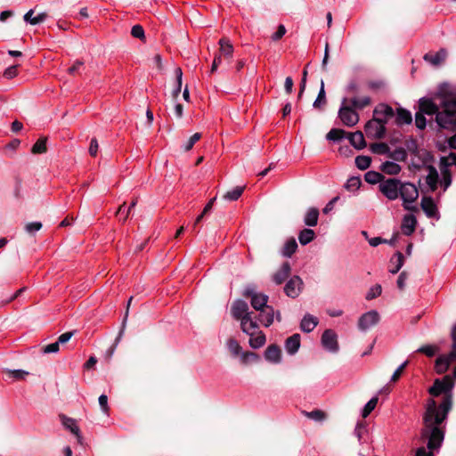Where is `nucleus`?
<instances>
[{
    "label": "nucleus",
    "instance_id": "nucleus-1",
    "mask_svg": "<svg viewBox=\"0 0 456 456\" xmlns=\"http://www.w3.org/2000/svg\"><path fill=\"white\" fill-rule=\"evenodd\" d=\"M452 408V400L448 396L439 408L436 407V402L430 398L427 402L426 411L423 415V428L420 431L419 439L427 442V448L419 447L415 451L414 456H435L438 452L444 439V421Z\"/></svg>",
    "mask_w": 456,
    "mask_h": 456
},
{
    "label": "nucleus",
    "instance_id": "nucleus-2",
    "mask_svg": "<svg viewBox=\"0 0 456 456\" xmlns=\"http://www.w3.org/2000/svg\"><path fill=\"white\" fill-rule=\"evenodd\" d=\"M454 387V381L452 380L451 375L444 376L442 379H436L433 386L429 387L428 393L433 396H438L442 393L445 394L442 403L436 407L439 408L440 405L444 403V399L448 396L451 397L452 401V389Z\"/></svg>",
    "mask_w": 456,
    "mask_h": 456
},
{
    "label": "nucleus",
    "instance_id": "nucleus-3",
    "mask_svg": "<svg viewBox=\"0 0 456 456\" xmlns=\"http://www.w3.org/2000/svg\"><path fill=\"white\" fill-rule=\"evenodd\" d=\"M338 118L345 126L349 127L355 126L359 122V114L346 98H344L341 102Z\"/></svg>",
    "mask_w": 456,
    "mask_h": 456
},
{
    "label": "nucleus",
    "instance_id": "nucleus-4",
    "mask_svg": "<svg viewBox=\"0 0 456 456\" xmlns=\"http://www.w3.org/2000/svg\"><path fill=\"white\" fill-rule=\"evenodd\" d=\"M403 208L407 210H416L417 208L411 206L419 197L418 188L411 183L401 182L400 194Z\"/></svg>",
    "mask_w": 456,
    "mask_h": 456
},
{
    "label": "nucleus",
    "instance_id": "nucleus-5",
    "mask_svg": "<svg viewBox=\"0 0 456 456\" xmlns=\"http://www.w3.org/2000/svg\"><path fill=\"white\" fill-rule=\"evenodd\" d=\"M401 181L396 178L384 179L379 184V191L389 200H395L399 198Z\"/></svg>",
    "mask_w": 456,
    "mask_h": 456
},
{
    "label": "nucleus",
    "instance_id": "nucleus-6",
    "mask_svg": "<svg viewBox=\"0 0 456 456\" xmlns=\"http://www.w3.org/2000/svg\"><path fill=\"white\" fill-rule=\"evenodd\" d=\"M366 135L371 139H381L386 134V126L379 121L378 118L369 120L364 126Z\"/></svg>",
    "mask_w": 456,
    "mask_h": 456
},
{
    "label": "nucleus",
    "instance_id": "nucleus-7",
    "mask_svg": "<svg viewBox=\"0 0 456 456\" xmlns=\"http://www.w3.org/2000/svg\"><path fill=\"white\" fill-rule=\"evenodd\" d=\"M226 346L232 356H240L243 362H247L249 360L257 359V355L252 352H242V347L235 338H229L226 342Z\"/></svg>",
    "mask_w": 456,
    "mask_h": 456
},
{
    "label": "nucleus",
    "instance_id": "nucleus-8",
    "mask_svg": "<svg viewBox=\"0 0 456 456\" xmlns=\"http://www.w3.org/2000/svg\"><path fill=\"white\" fill-rule=\"evenodd\" d=\"M244 296L250 299L252 307L256 311H260L267 306L269 297L265 294L258 293L253 289H247L244 292Z\"/></svg>",
    "mask_w": 456,
    "mask_h": 456
},
{
    "label": "nucleus",
    "instance_id": "nucleus-9",
    "mask_svg": "<svg viewBox=\"0 0 456 456\" xmlns=\"http://www.w3.org/2000/svg\"><path fill=\"white\" fill-rule=\"evenodd\" d=\"M379 322V314L376 310H370L363 314L358 321V328L362 331H366L375 326Z\"/></svg>",
    "mask_w": 456,
    "mask_h": 456
},
{
    "label": "nucleus",
    "instance_id": "nucleus-10",
    "mask_svg": "<svg viewBox=\"0 0 456 456\" xmlns=\"http://www.w3.org/2000/svg\"><path fill=\"white\" fill-rule=\"evenodd\" d=\"M395 112L394 109L387 103H379L373 110V116L379 118L386 126L390 118H394Z\"/></svg>",
    "mask_w": 456,
    "mask_h": 456
},
{
    "label": "nucleus",
    "instance_id": "nucleus-11",
    "mask_svg": "<svg viewBox=\"0 0 456 456\" xmlns=\"http://www.w3.org/2000/svg\"><path fill=\"white\" fill-rule=\"evenodd\" d=\"M302 288V279L299 276L295 275L291 277L285 284L284 292L289 297L296 298L299 296Z\"/></svg>",
    "mask_w": 456,
    "mask_h": 456
},
{
    "label": "nucleus",
    "instance_id": "nucleus-12",
    "mask_svg": "<svg viewBox=\"0 0 456 456\" xmlns=\"http://www.w3.org/2000/svg\"><path fill=\"white\" fill-rule=\"evenodd\" d=\"M322 344L330 352L336 353L338 350L337 335L331 330H326L322 333Z\"/></svg>",
    "mask_w": 456,
    "mask_h": 456
},
{
    "label": "nucleus",
    "instance_id": "nucleus-13",
    "mask_svg": "<svg viewBox=\"0 0 456 456\" xmlns=\"http://www.w3.org/2000/svg\"><path fill=\"white\" fill-rule=\"evenodd\" d=\"M232 315L234 319L241 321L245 316L252 314L248 312V305L243 300H236L231 309Z\"/></svg>",
    "mask_w": 456,
    "mask_h": 456
},
{
    "label": "nucleus",
    "instance_id": "nucleus-14",
    "mask_svg": "<svg viewBox=\"0 0 456 456\" xmlns=\"http://www.w3.org/2000/svg\"><path fill=\"white\" fill-rule=\"evenodd\" d=\"M420 205L428 217L439 218L437 207L431 197H423Z\"/></svg>",
    "mask_w": 456,
    "mask_h": 456
},
{
    "label": "nucleus",
    "instance_id": "nucleus-15",
    "mask_svg": "<svg viewBox=\"0 0 456 456\" xmlns=\"http://www.w3.org/2000/svg\"><path fill=\"white\" fill-rule=\"evenodd\" d=\"M291 272V266L289 262H285L281 265L280 269L276 271L273 275V281L275 284H282L289 276Z\"/></svg>",
    "mask_w": 456,
    "mask_h": 456
},
{
    "label": "nucleus",
    "instance_id": "nucleus-16",
    "mask_svg": "<svg viewBox=\"0 0 456 456\" xmlns=\"http://www.w3.org/2000/svg\"><path fill=\"white\" fill-rule=\"evenodd\" d=\"M416 225H417L416 217L411 214L405 215L403 219L402 225H401L403 233L406 236L411 235L415 231Z\"/></svg>",
    "mask_w": 456,
    "mask_h": 456
},
{
    "label": "nucleus",
    "instance_id": "nucleus-17",
    "mask_svg": "<svg viewBox=\"0 0 456 456\" xmlns=\"http://www.w3.org/2000/svg\"><path fill=\"white\" fill-rule=\"evenodd\" d=\"M251 314L245 316L240 321V328L247 335H252L253 332L259 331L257 322L253 320Z\"/></svg>",
    "mask_w": 456,
    "mask_h": 456
},
{
    "label": "nucleus",
    "instance_id": "nucleus-18",
    "mask_svg": "<svg viewBox=\"0 0 456 456\" xmlns=\"http://www.w3.org/2000/svg\"><path fill=\"white\" fill-rule=\"evenodd\" d=\"M132 300H133V297H131L127 302V309H126V315H125L123 322H122V327L120 329V331H119L118 337L116 338L114 344L106 352V356L108 359H110L112 357L114 352L116 350V347L118 346V345L124 334L126 322V319H127V315H128V307H129Z\"/></svg>",
    "mask_w": 456,
    "mask_h": 456
},
{
    "label": "nucleus",
    "instance_id": "nucleus-19",
    "mask_svg": "<svg viewBox=\"0 0 456 456\" xmlns=\"http://www.w3.org/2000/svg\"><path fill=\"white\" fill-rule=\"evenodd\" d=\"M258 321L265 327H269L273 322L274 310L272 306L267 305L259 311Z\"/></svg>",
    "mask_w": 456,
    "mask_h": 456
},
{
    "label": "nucleus",
    "instance_id": "nucleus-20",
    "mask_svg": "<svg viewBox=\"0 0 456 456\" xmlns=\"http://www.w3.org/2000/svg\"><path fill=\"white\" fill-rule=\"evenodd\" d=\"M446 56V50L442 48L436 53H426L424 55V60L434 66H437L445 60Z\"/></svg>",
    "mask_w": 456,
    "mask_h": 456
},
{
    "label": "nucleus",
    "instance_id": "nucleus-21",
    "mask_svg": "<svg viewBox=\"0 0 456 456\" xmlns=\"http://www.w3.org/2000/svg\"><path fill=\"white\" fill-rule=\"evenodd\" d=\"M281 352L278 346L271 345L265 352V358L266 361L273 363H278L281 362Z\"/></svg>",
    "mask_w": 456,
    "mask_h": 456
},
{
    "label": "nucleus",
    "instance_id": "nucleus-22",
    "mask_svg": "<svg viewBox=\"0 0 456 456\" xmlns=\"http://www.w3.org/2000/svg\"><path fill=\"white\" fill-rule=\"evenodd\" d=\"M300 346V335L294 334L285 341V349L289 354H295Z\"/></svg>",
    "mask_w": 456,
    "mask_h": 456
},
{
    "label": "nucleus",
    "instance_id": "nucleus-23",
    "mask_svg": "<svg viewBox=\"0 0 456 456\" xmlns=\"http://www.w3.org/2000/svg\"><path fill=\"white\" fill-rule=\"evenodd\" d=\"M318 319L309 314H306L300 323V329L302 331L309 333L314 330L318 325Z\"/></svg>",
    "mask_w": 456,
    "mask_h": 456
},
{
    "label": "nucleus",
    "instance_id": "nucleus-24",
    "mask_svg": "<svg viewBox=\"0 0 456 456\" xmlns=\"http://www.w3.org/2000/svg\"><path fill=\"white\" fill-rule=\"evenodd\" d=\"M395 116L397 126L409 125L412 122L411 113L403 108H398Z\"/></svg>",
    "mask_w": 456,
    "mask_h": 456
},
{
    "label": "nucleus",
    "instance_id": "nucleus-25",
    "mask_svg": "<svg viewBox=\"0 0 456 456\" xmlns=\"http://www.w3.org/2000/svg\"><path fill=\"white\" fill-rule=\"evenodd\" d=\"M350 143L357 150H362L366 146L363 134L361 131L348 134Z\"/></svg>",
    "mask_w": 456,
    "mask_h": 456
},
{
    "label": "nucleus",
    "instance_id": "nucleus-26",
    "mask_svg": "<svg viewBox=\"0 0 456 456\" xmlns=\"http://www.w3.org/2000/svg\"><path fill=\"white\" fill-rule=\"evenodd\" d=\"M248 336L250 337L249 346L254 349L260 348L265 344V336L262 331H256Z\"/></svg>",
    "mask_w": 456,
    "mask_h": 456
},
{
    "label": "nucleus",
    "instance_id": "nucleus-27",
    "mask_svg": "<svg viewBox=\"0 0 456 456\" xmlns=\"http://www.w3.org/2000/svg\"><path fill=\"white\" fill-rule=\"evenodd\" d=\"M389 272L393 274L397 273L403 265V255L401 252H396L390 259Z\"/></svg>",
    "mask_w": 456,
    "mask_h": 456
},
{
    "label": "nucleus",
    "instance_id": "nucleus-28",
    "mask_svg": "<svg viewBox=\"0 0 456 456\" xmlns=\"http://www.w3.org/2000/svg\"><path fill=\"white\" fill-rule=\"evenodd\" d=\"M319 210L316 208H310L304 217V223L307 226H315L318 224Z\"/></svg>",
    "mask_w": 456,
    "mask_h": 456
},
{
    "label": "nucleus",
    "instance_id": "nucleus-29",
    "mask_svg": "<svg viewBox=\"0 0 456 456\" xmlns=\"http://www.w3.org/2000/svg\"><path fill=\"white\" fill-rule=\"evenodd\" d=\"M326 103H327V100H326V93H325V88H324V82H323V80H322L320 90H319L317 98L314 102L313 107L317 110H322L324 108V106L326 105Z\"/></svg>",
    "mask_w": 456,
    "mask_h": 456
},
{
    "label": "nucleus",
    "instance_id": "nucleus-30",
    "mask_svg": "<svg viewBox=\"0 0 456 456\" xmlns=\"http://www.w3.org/2000/svg\"><path fill=\"white\" fill-rule=\"evenodd\" d=\"M437 182H438V173L436 169L429 166L428 167V174L426 176V183L429 186L432 191H434L437 187Z\"/></svg>",
    "mask_w": 456,
    "mask_h": 456
},
{
    "label": "nucleus",
    "instance_id": "nucleus-31",
    "mask_svg": "<svg viewBox=\"0 0 456 456\" xmlns=\"http://www.w3.org/2000/svg\"><path fill=\"white\" fill-rule=\"evenodd\" d=\"M297 243L294 238L289 239L281 248V255L285 257H290L297 250Z\"/></svg>",
    "mask_w": 456,
    "mask_h": 456
},
{
    "label": "nucleus",
    "instance_id": "nucleus-32",
    "mask_svg": "<svg viewBox=\"0 0 456 456\" xmlns=\"http://www.w3.org/2000/svg\"><path fill=\"white\" fill-rule=\"evenodd\" d=\"M348 102L355 109V110H362L365 107L370 105L371 99L369 96H363L361 98L354 97Z\"/></svg>",
    "mask_w": 456,
    "mask_h": 456
},
{
    "label": "nucleus",
    "instance_id": "nucleus-33",
    "mask_svg": "<svg viewBox=\"0 0 456 456\" xmlns=\"http://www.w3.org/2000/svg\"><path fill=\"white\" fill-rule=\"evenodd\" d=\"M174 71L175 76V85L172 91V95L174 98H176L180 94L182 89L183 71L180 67H175Z\"/></svg>",
    "mask_w": 456,
    "mask_h": 456
},
{
    "label": "nucleus",
    "instance_id": "nucleus-34",
    "mask_svg": "<svg viewBox=\"0 0 456 456\" xmlns=\"http://www.w3.org/2000/svg\"><path fill=\"white\" fill-rule=\"evenodd\" d=\"M315 238V232L312 229L305 228L298 234V240L301 245L310 243Z\"/></svg>",
    "mask_w": 456,
    "mask_h": 456
},
{
    "label": "nucleus",
    "instance_id": "nucleus-35",
    "mask_svg": "<svg viewBox=\"0 0 456 456\" xmlns=\"http://www.w3.org/2000/svg\"><path fill=\"white\" fill-rule=\"evenodd\" d=\"M380 169L387 175H397L401 171V167L395 162L386 161L382 163Z\"/></svg>",
    "mask_w": 456,
    "mask_h": 456
},
{
    "label": "nucleus",
    "instance_id": "nucleus-36",
    "mask_svg": "<svg viewBox=\"0 0 456 456\" xmlns=\"http://www.w3.org/2000/svg\"><path fill=\"white\" fill-rule=\"evenodd\" d=\"M61 418L63 426L65 428H67L68 429H69L73 434H75L78 439H80L79 428L76 424V421L73 419L68 418L64 415H61Z\"/></svg>",
    "mask_w": 456,
    "mask_h": 456
},
{
    "label": "nucleus",
    "instance_id": "nucleus-37",
    "mask_svg": "<svg viewBox=\"0 0 456 456\" xmlns=\"http://www.w3.org/2000/svg\"><path fill=\"white\" fill-rule=\"evenodd\" d=\"M219 45L221 54L228 58L232 57V54L233 53V47L230 41L226 38H222L219 41Z\"/></svg>",
    "mask_w": 456,
    "mask_h": 456
},
{
    "label": "nucleus",
    "instance_id": "nucleus-38",
    "mask_svg": "<svg viewBox=\"0 0 456 456\" xmlns=\"http://www.w3.org/2000/svg\"><path fill=\"white\" fill-rule=\"evenodd\" d=\"M364 179L368 183L375 184L380 183L385 177L379 172L376 171H369L364 175Z\"/></svg>",
    "mask_w": 456,
    "mask_h": 456
},
{
    "label": "nucleus",
    "instance_id": "nucleus-39",
    "mask_svg": "<svg viewBox=\"0 0 456 456\" xmlns=\"http://www.w3.org/2000/svg\"><path fill=\"white\" fill-rule=\"evenodd\" d=\"M303 414L305 417H307L308 419H311L316 422H322L327 417L326 413L322 410H314L312 411H303Z\"/></svg>",
    "mask_w": 456,
    "mask_h": 456
},
{
    "label": "nucleus",
    "instance_id": "nucleus-40",
    "mask_svg": "<svg viewBox=\"0 0 456 456\" xmlns=\"http://www.w3.org/2000/svg\"><path fill=\"white\" fill-rule=\"evenodd\" d=\"M243 191L244 186H236L231 191H227L224 198L230 201L237 200L241 196Z\"/></svg>",
    "mask_w": 456,
    "mask_h": 456
},
{
    "label": "nucleus",
    "instance_id": "nucleus-41",
    "mask_svg": "<svg viewBox=\"0 0 456 456\" xmlns=\"http://www.w3.org/2000/svg\"><path fill=\"white\" fill-rule=\"evenodd\" d=\"M367 433V425L363 421L357 422L354 434L357 437L359 443L363 442L364 435Z\"/></svg>",
    "mask_w": 456,
    "mask_h": 456
},
{
    "label": "nucleus",
    "instance_id": "nucleus-42",
    "mask_svg": "<svg viewBox=\"0 0 456 456\" xmlns=\"http://www.w3.org/2000/svg\"><path fill=\"white\" fill-rule=\"evenodd\" d=\"M370 151L376 154H387L390 149L385 142H375L370 145Z\"/></svg>",
    "mask_w": 456,
    "mask_h": 456
},
{
    "label": "nucleus",
    "instance_id": "nucleus-43",
    "mask_svg": "<svg viewBox=\"0 0 456 456\" xmlns=\"http://www.w3.org/2000/svg\"><path fill=\"white\" fill-rule=\"evenodd\" d=\"M370 163L371 159L368 156L361 155L355 158V165L361 170L367 169L370 166Z\"/></svg>",
    "mask_w": 456,
    "mask_h": 456
},
{
    "label": "nucleus",
    "instance_id": "nucleus-44",
    "mask_svg": "<svg viewBox=\"0 0 456 456\" xmlns=\"http://www.w3.org/2000/svg\"><path fill=\"white\" fill-rule=\"evenodd\" d=\"M346 134V132L343 129L332 128L326 135L327 140L330 141H339Z\"/></svg>",
    "mask_w": 456,
    "mask_h": 456
},
{
    "label": "nucleus",
    "instance_id": "nucleus-45",
    "mask_svg": "<svg viewBox=\"0 0 456 456\" xmlns=\"http://www.w3.org/2000/svg\"><path fill=\"white\" fill-rule=\"evenodd\" d=\"M378 397H372L363 407L362 411V418L368 417V415L375 409L378 403Z\"/></svg>",
    "mask_w": 456,
    "mask_h": 456
},
{
    "label": "nucleus",
    "instance_id": "nucleus-46",
    "mask_svg": "<svg viewBox=\"0 0 456 456\" xmlns=\"http://www.w3.org/2000/svg\"><path fill=\"white\" fill-rule=\"evenodd\" d=\"M45 151H46V139L45 138H40L33 145L32 152L34 154H40V153H44Z\"/></svg>",
    "mask_w": 456,
    "mask_h": 456
},
{
    "label": "nucleus",
    "instance_id": "nucleus-47",
    "mask_svg": "<svg viewBox=\"0 0 456 456\" xmlns=\"http://www.w3.org/2000/svg\"><path fill=\"white\" fill-rule=\"evenodd\" d=\"M200 141V133H195L191 135L188 141L182 146L183 151L187 152L191 151L195 143Z\"/></svg>",
    "mask_w": 456,
    "mask_h": 456
},
{
    "label": "nucleus",
    "instance_id": "nucleus-48",
    "mask_svg": "<svg viewBox=\"0 0 456 456\" xmlns=\"http://www.w3.org/2000/svg\"><path fill=\"white\" fill-rule=\"evenodd\" d=\"M361 179L356 176L349 178L346 183V188L349 191L357 190L361 186Z\"/></svg>",
    "mask_w": 456,
    "mask_h": 456
},
{
    "label": "nucleus",
    "instance_id": "nucleus-49",
    "mask_svg": "<svg viewBox=\"0 0 456 456\" xmlns=\"http://www.w3.org/2000/svg\"><path fill=\"white\" fill-rule=\"evenodd\" d=\"M381 291H382V288L380 285L377 284V285L373 286L368 291V293L366 295V299L371 300V299L379 297L381 294Z\"/></svg>",
    "mask_w": 456,
    "mask_h": 456
},
{
    "label": "nucleus",
    "instance_id": "nucleus-50",
    "mask_svg": "<svg viewBox=\"0 0 456 456\" xmlns=\"http://www.w3.org/2000/svg\"><path fill=\"white\" fill-rule=\"evenodd\" d=\"M18 67L19 64L12 65L5 69L4 72V77L7 79H12L18 75Z\"/></svg>",
    "mask_w": 456,
    "mask_h": 456
},
{
    "label": "nucleus",
    "instance_id": "nucleus-51",
    "mask_svg": "<svg viewBox=\"0 0 456 456\" xmlns=\"http://www.w3.org/2000/svg\"><path fill=\"white\" fill-rule=\"evenodd\" d=\"M7 375L9 378H12L14 379H23L27 375H28V372L22 370H8Z\"/></svg>",
    "mask_w": 456,
    "mask_h": 456
},
{
    "label": "nucleus",
    "instance_id": "nucleus-52",
    "mask_svg": "<svg viewBox=\"0 0 456 456\" xmlns=\"http://www.w3.org/2000/svg\"><path fill=\"white\" fill-rule=\"evenodd\" d=\"M42 228V224L40 222H32L28 223L25 226V230L28 233H34L39 231Z\"/></svg>",
    "mask_w": 456,
    "mask_h": 456
},
{
    "label": "nucleus",
    "instance_id": "nucleus-53",
    "mask_svg": "<svg viewBox=\"0 0 456 456\" xmlns=\"http://www.w3.org/2000/svg\"><path fill=\"white\" fill-rule=\"evenodd\" d=\"M60 350V345L59 342H54L52 344H49L43 347L42 352L44 354H52V353H57Z\"/></svg>",
    "mask_w": 456,
    "mask_h": 456
},
{
    "label": "nucleus",
    "instance_id": "nucleus-54",
    "mask_svg": "<svg viewBox=\"0 0 456 456\" xmlns=\"http://www.w3.org/2000/svg\"><path fill=\"white\" fill-rule=\"evenodd\" d=\"M418 352L423 353L427 356L431 357V356L435 355V354L436 352V347L434 346L428 345V346H421L420 348H419Z\"/></svg>",
    "mask_w": 456,
    "mask_h": 456
},
{
    "label": "nucleus",
    "instance_id": "nucleus-55",
    "mask_svg": "<svg viewBox=\"0 0 456 456\" xmlns=\"http://www.w3.org/2000/svg\"><path fill=\"white\" fill-rule=\"evenodd\" d=\"M131 35L135 38L142 39L144 37V30L142 26L134 25L131 29Z\"/></svg>",
    "mask_w": 456,
    "mask_h": 456
},
{
    "label": "nucleus",
    "instance_id": "nucleus-56",
    "mask_svg": "<svg viewBox=\"0 0 456 456\" xmlns=\"http://www.w3.org/2000/svg\"><path fill=\"white\" fill-rule=\"evenodd\" d=\"M408 362H404L403 363H402L396 370L393 373L392 377H391V382H395L398 380V379L400 378V376L402 375L404 368L406 367Z\"/></svg>",
    "mask_w": 456,
    "mask_h": 456
},
{
    "label": "nucleus",
    "instance_id": "nucleus-57",
    "mask_svg": "<svg viewBox=\"0 0 456 456\" xmlns=\"http://www.w3.org/2000/svg\"><path fill=\"white\" fill-rule=\"evenodd\" d=\"M98 149H99L98 141L96 138H93L90 142V146H89V150H88L89 154L92 157H95L98 152Z\"/></svg>",
    "mask_w": 456,
    "mask_h": 456
},
{
    "label": "nucleus",
    "instance_id": "nucleus-58",
    "mask_svg": "<svg viewBox=\"0 0 456 456\" xmlns=\"http://www.w3.org/2000/svg\"><path fill=\"white\" fill-rule=\"evenodd\" d=\"M99 404L102 408V411L105 413L109 411V406H108V397L106 395H101L99 396Z\"/></svg>",
    "mask_w": 456,
    "mask_h": 456
},
{
    "label": "nucleus",
    "instance_id": "nucleus-59",
    "mask_svg": "<svg viewBox=\"0 0 456 456\" xmlns=\"http://www.w3.org/2000/svg\"><path fill=\"white\" fill-rule=\"evenodd\" d=\"M286 33V28L283 25H279L278 28H277V31L273 34L272 36V39L273 41H277L279 39H281Z\"/></svg>",
    "mask_w": 456,
    "mask_h": 456
},
{
    "label": "nucleus",
    "instance_id": "nucleus-60",
    "mask_svg": "<svg viewBox=\"0 0 456 456\" xmlns=\"http://www.w3.org/2000/svg\"><path fill=\"white\" fill-rule=\"evenodd\" d=\"M406 154H405V151L403 149H397L395 151H394L391 154H390V157L395 159H397V160H403L404 159Z\"/></svg>",
    "mask_w": 456,
    "mask_h": 456
},
{
    "label": "nucleus",
    "instance_id": "nucleus-61",
    "mask_svg": "<svg viewBox=\"0 0 456 456\" xmlns=\"http://www.w3.org/2000/svg\"><path fill=\"white\" fill-rule=\"evenodd\" d=\"M407 280V274L405 272H402L397 279V287L399 289L403 290L405 287V282Z\"/></svg>",
    "mask_w": 456,
    "mask_h": 456
},
{
    "label": "nucleus",
    "instance_id": "nucleus-62",
    "mask_svg": "<svg viewBox=\"0 0 456 456\" xmlns=\"http://www.w3.org/2000/svg\"><path fill=\"white\" fill-rule=\"evenodd\" d=\"M46 18H47V14L45 12L38 13L31 20V25H37L39 23H42L46 20Z\"/></svg>",
    "mask_w": 456,
    "mask_h": 456
},
{
    "label": "nucleus",
    "instance_id": "nucleus-63",
    "mask_svg": "<svg viewBox=\"0 0 456 456\" xmlns=\"http://www.w3.org/2000/svg\"><path fill=\"white\" fill-rule=\"evenodd\" d=\"M72 336H73L72 331L65 332L58 338L57 342H59V345L64 344V343L68 342L72 338Z\"/></svg>",
    "mask_w": 456,
    "mask_h": 456
},
{
    "label": "nucleus",
    "instance_id": "nucleus-64",
    "mask_svg": "<svg viewBox=\"0 0 456 456\" xmlns=\"http://www.w3.org/2000/svg\"><path fill=\"white\" fill-rule=\"evenodd\" d=\"M452 356H455L456 355V324L452 327Z\"/></svg>",
    "mask_w": 456,
    "mask_h": 456
}]
</instances>
